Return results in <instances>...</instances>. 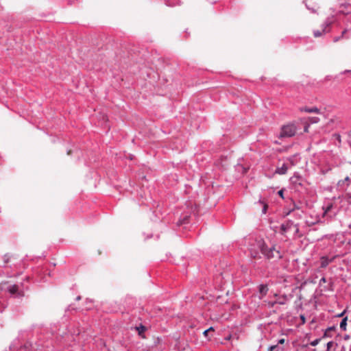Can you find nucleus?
I'll use <instances>...</instances> for the list:
<instances>
[{"label": "nucleus", "instance_id": "23", "mask_svg": "<svg viewBox=\"0 0 351 351\" xmlns=\"http://www.w3.org/2000/svg\"><path fill=\"white\" fill-rule=\"evenodd\" d=\"M349 34H350V32L347 29H344L341 33V38H348Z\"/></svg>", "mask_w": 351, "mask_h": 351}, {"label": "nucleus", "instance_id": "35", "mask_svg": "<svg viewBox=\"0 0 351 351\" xmlns=\"http://www.w3.org/2000/svg\"><path fill=\"white\" fill-rule=\"evenodd\" d=\"M300 318L302 320V324H304L306 322L305 316L304 315H300Z\"/></svg>", "mask_w": 351, "mask_h": 351}, {"label": "nucleus", "instance_id": "24", "mask_svg": "<svg viewBox=\"0 0 351 351\" xmlns=\"http://www.w3.org/2000/svg\"><path fill=\"white\" fill-rule=\"evenodd\" d=\"M10 256L5 254L3 257V267H5L7 263L9 262Z\"/></svg>", "mask_w": 351, "mask_h": 351}, {"label": "nucleus", "instance_id": "7", "mask_svg": "<svg viewBox=\"0 0 351 351\" xmlns=\"http://www.w3.org/2000/svg\"><path fill=\"white\" fill-rule=\"evenodd\" d=\"M290 168L287 162H283L281 166H278L275 170V173L278 175H285L287 173L288 169Z\"/></svg>", "mask_w": 351, "mask_h": 351}, {"label": "nucleus", "instance_id": "48", "mask_svg": "<svg viewBox=\"0 0 351 351\" xmlns=\"http://www.w3.org/2000/svg\"><path fill=\"white\" fill-rule=\"evenodd\" d=\"M330 77H331L330 76H327V77H326L327 80H330Z\"/></svg>", "mask_w": 351, "mask_h": 351}, {"label": "nucleus", "instance_id": "12", "mask_svg": "<svg viewBox=\"0 0 351 351\" xmlns=\"http://www.w3.org/2000/svg\"><path fill=\"white\" fill-rule=\"evenodd\" d=\"M350 182H351V180H350V177L349 176H346L345 178V179L339 180L338 182V183H337V185L339 186H340V187H342V186H348L350 185Z\"/></svg>", "mask_w": 351, "mask_h": 351}, {"label": "nucleus", "instance_id": "21", "mask_svg": "<svg viewBox=\"0 0 351 351\" xmlns=\"http://www.w3.org/2000/svg\"><path fill=\"white\" fill-rule=\"evenodd\" d=\"M287 163L289 165L290 168L295 165L293 156L287 158Z\"/></svg>", "mask_w": 351, "mask_h": 351}, {"label": "nucleus", "instance_id": "37", "mask_svg": "<svg viewBox=\"0 0 351 351\" xmlns=\"http://www.w3.org/2000/svg\"><path fill=\"white\" fill-rule=\"evenodd\" d=\"M285 339H280L278 341V344H283L285 343Z\"/></svg>", "mask_w": 351, "mask_h": 351}, {"label": "nucleus", "instance_id": "40", "mask_svg": "<svg viewBox=\"0 0 351 351\" xmlns=\"http://www.w3.org/2000/svg\"><path fill=\"white\" fill-rule=\"evenodd\" d=\"M208 330H205L204 332H203V335L206 337H208Z\"/></svg>", "mask_w": 351, "mask_h": 351}, {"label": "nucleus", "instance_id": "45", "mask_svg": "<svg viewBox=\"0 0 351 351\" xmlns=\"http://www.w3.org/2000/svg\"><path fill=\"white\" fill-rule=\"evenodd\" d=\"M80 299H81V297H80V296H77V297L76 298V300H80Z\"/></svg>", "mask_w": 351, "mask_h": 351}, {"label": "nucleus", "instance_id": "41", "mask_svg": "<svg viewBox=\"0 0 351 351\" xmlns=\"http://www.w3.org/2000/svg\"><path fill=\"white\" fill-rule=\"evenodd\" d=\"M345 313H346V311H343L342 313H341L338 314V315H337V317H343V315L345 314Z\"/></svg>", "mask_w": 351, "mask_h": 351}, {"label": "nucleus", "instance_id": "46", "mask_svg": "<svg viewBox=\"0 0 351 351\" xmlns=\"http://www.w3.org/2000/svg\"><path fill=\"white\" fill-rule=\"evenodd\" d=\"M66 40H67L68 44H71V42H72L71 40H69L68 38H66Z\"/></svg>", "mask_w": 351, "mask_h": 351}, {"label": "nucleus", "instance_id": "18", "mask_svg": "<svg viewBox=\"0 0 351 351\" xmlns=\"http://www.w3.org/2000/svg\"><path fill=\"white\" fill-rule=\"evenodd\" d=\"M304 111L306 112H315V113H318L319 112V110L316 108V107H313V108H306L304 109Z\"/></svg>", "mask_w": 351, "mask_h": 351}, {"label": "nucleus", "instance_id": "36", "mask_svg": "<svg viewBox=\"0 0 351 351\" xmlns=\"http://www.w3.org/2000/svg\"><path fill=\"white\" fill-rule=\"evenodd\" d=\"M319 119L318 117H313L312 119V122L313 123H317L319 121Z\"/></svg>", "mask_w": 351, "mask_h": 351}, {"label": "nucleus", "instance_id": "1", "mask_svg": "<svg viewBox=\"0 0 351 351\" xmlns=\"http://www.w3.org/2000/svg\"><path fill=\"white\" fill-rule=\"evenodd\" d=\"M248 250L252 258L261 259L262 256L266 259H280L282 256L280 252L276 249L275 245L268 246L263 239H255L250 243Z\"/></svg>", "mask_w": 351, "mask_h": 351}, {"label": "nucleus", "instance_id": "26", "mask_svg": "<svg viewBox=\"0 0 351 351\" xmlns=\"http://www.w3.org/2000/svg\"><path fill=\"white\" fill-rule=\"evenodd\" d=\"M300 213H296L294 214V216L297 219H301L302 217V214L304 213L303 210H300Z\"/></svg>", "mask_w": 351, "mask_h": 351}, {"label": "nucleus", "instance_id": "49", "mask_svg": "<svg viewBox=\"0 0 351 351\" xmlns=\"http://www.w3.org/2000/svg\"><path fill=\"white\" fill-rule=\"evenodd\" d=\"M21 41H18V40H15V43L16 44H18L19 43H20Z\"/></svg>", "mask_w": 351, "mask_h": 351}, {"label": "nucleus", "instance_id": "44", "mask_svg": "<svg viewBox=\"0 0 351 351\" xmlns=\"http://www.w3.org/2000/svg\"><path fill=\"white\" fill-rule=\"evenodd\" d=\"M341 351H346L345 346H342Z\"/></svg>", "mask_w": 351, "mask_h": 351}, {"label": "nucleus", "instance_id": "34", "mask_svg": "<svg viewBox=\"0 0 351 351\" xmlns=\"http://www.w3.org/2000/svg\"><path fill=\"white\" fill-rule=\"evenodd\" d=\"M326 282V278L325 277H322L320 280H319V285L321 286L322 283H325Z\"/></svg>", "mask_w": 351, "mask_h": 351}, {"label": "nucleus", "instance_id": "15", "mask_svg": "<svg viewBox=\"0 0 351 351\" xmlns=\"http://www.w3.org/2000/svg\"><path fill=\"white\" fill-rule=\"evenodd\" d=\"M347 321H348V317H343V318L342 319L341 322H340V328H341L343 331L346 330Z\"/></svg>", "mask_w": 351, "mask_h": 351}, {"label": "nucleus", "instance_id": "28", "mask_svg": "<svg viewBox=\"0 0 351 351\" xmlns=\"http://www.w3.org/2000/svg\"><path fill=\"white\" fill-rule=\"evenodd\" d=\"M293 227L295 228V232H294V234H298V232H299V224L298 223L293 224Z\"/></svg>", "mask_w": 351, "mask_h": 351}, {"label": "nucleus", "instance_id": "29", "mask_svg": "<svg viewBox=\"0 0 351 351\" xmlns=\"http://www.w3.org/2000/svg\"><path fill=\"white\" fill-rule=\"evenodd\" d=\"M346 21H348V23H351V12L350 13H348L346 16Z\"/></svg>", "mask_w": 351, "mask_h": 351}, {"label": "nucleus", "instance_id": "4", "mask_svg": "<svg viewBox=\"0 0 351 351\" xmlns=\"http://www.w3.org/2000/svg\"><path fill=\"white\" fill-rule=\"evenodd\" d=\"M5 289L14 298H21L24 296V291L19 285H8Z\"/></svg>", "mask_w": 351, "mask_h": 351}, {"label": "nucleus", "instance_id": "8", "mask_svg": "<svg viewBox=\"0 0 351 351\" xmlns=\"http://www.w3.org/2000/svg\"><path fill=\"white\" fill-rule=\"evenodd\" d=\"M337 326H332L328 327L324 332V335L322 338H326V337H332L333 336L332 332L336 331Z\"/></svg>", "mask_w": 351, "mask_h": 351}, {"label": "nucleus", "instance_id": "27", "mask_svg": "<svg viewBox=\"0 0 351 351\" xmlns=\"http://www.w3.org/2000/svg\"><path fill=\"white\" fill-rule=\"evenodd\" d=\"M332 204H328V205L326 206V208H324V213H326L329 212V211L330 210V209L332 208Z\"/></svg>", "mask_w": 351, "mask_h": 351}, {"label": "nucleus", "instance_id": "19", "mask_svg": "<svg viewBox=\"0 0 351 351\" xmlns=\"http://www.w3.org/2000/svg\"><path fill=\"white\" fill-rule=\"evenodd\" d=\"M188 218L189 217L187 215L184 216L183 218L178 222V225L180 226L188 223Z\"/></svg>", "mask_w": 351, "mask_h": 351}, {"label": "nucleus", "instance_id": "17", "mask_svg": "<svg viewBox=\"0 0 351 351\" xmlns=\"http://www.w3.org/2000/svg\"><path fill=\"white\" fill-rule=\"evenodd\" d=\"M318 222H319V219L316 218L313 220L306 219L305 221V223L306 224L307 226L311 227V226L317 223Z\"/></svg>", "mask_w": 351, "mask_h": 351}, {"label": "nucleus", "instance_id": "13", "mask_svg": "<svg viewBox=\"0 0 351 351\" xmlns=\"http://www.w3.org/2000/svg\"><path fill=\"white\" fill-rule=\"evenodd\" d=\"M167 6L173 7L178 5L180 3V0H163Z\"/></svg>", "mask_w": 351, "mask_h": 351}, {"label": "nucleus", "instance_id": "39", "mask_svg": "<svg viewBox=\"0 0 351 351\" xmlns=\"http://www.w3.org/2000/svg\"><path fill=\"white\" fill-rule=\"evenodd\" d=\"M351 73V70H345L343 72L341 73V74H346V73Z\"/></svg>", "mask_w": 351, "mask_h": 351}, {"label": "nucleus", "instance_id": "31", "mask_svg": "<svg viewBox=\"0 0 351 351\" xmlns=\"http://www.w3.org/2000/svg\"><path fill=\"white\" fill-rule=\"evenodd\" d=\"M306 5V8L311 11V12L312 13H315L316 12V10L313 8H310L306 3L305 4Z\"/></svg>", "mask_w": 351, "mask_h": 351}, {"label": "nucleus", "instance_id": "14", "mask_svg": "<svg viewBox=\"0 0 351 351\" xmlns=\"http://www.w3.org/2000/svg\"><path fill=\"white\" fill-rule=\"evenodd\" d=\"M302 207L300 206L299 204L295 203V202H293V208H291L289 212L287 213V215H290L291 213L294 212L295 210H301Z\"/></svg>", "mask_w": 351, "mask_h": 351}, {"label": "nucleus", "instance_id": "42", "mask_svg": "<svg viewBox=\"0 0 351 351\" xmlns=\"http://www.w3.org/2000/svg\"><path fill=\"white\" fill-rule=\"evenodd\" d=\"M343 339L344 340H348L350 339V336L348 335H345Z\"/></svg>", "mask_w": 351, "mask_h": 351}, {"label": "nucleus", "instance_id": "10", "mask_svg": "<svg viewBox=\"0 0 351 351\" xmlns=\"http://www.w3.org/2000/svg\"><path fill=\"white\" fill-rule=\"evenodd\" d=\"M258 289L259 293L261 294V298H263L265 295H266L269 291L268 286L266 284L260 285L258 287Z\"/></svg>", "mask_w": 351, "mask_h": 351}, {"label": "nucleus", "instance_id": "11", "mask_svg": "<svg viewBox=\"0 0 351 351\" xmlns=\"http://www.w3.org/2000/svg\"><path fill=\"white\" fill-rule=\"evenodd\" d=\"M338 344L337 342L334 341H330L326 343V351H335Z\"/></svg>", "mask_w": 351, "mask_h": 351}, {"label": "nucleus", "instance_id": "38", "mask_svg": "<svg viewBox=\"0 0 351 351\" xmlns=\"http://www.w3.org/2000/svg\"><path fill=\"white\" fill-rule=\"evenodd\" d=\"M340 39V36H335L333 38V42L336 43L338 42Z\"/></svg>", "mask_w": 351, "mask_h": 351}, {"label": "nucleus", "instance_id": "5", "mask_svg": "<svg viewBox=\"0 0 351 351\" xmlns=\"http://www.w3.org/2000/svg\"><path fill=\"white\" fill-rule=\"evenodd\" d=\"M333 22L332 18H327L322 25L321 30H314L313 35L315 38L321 36L323 34H326L330 31V26Z\"/></svg>", "mask_w": 351, "mask_h": 351}, {"label": "nucleus", "instance_id": "32", "mask_svg": "<svg viewBox=\"0 0 351 351\" xmlns=\"http://www.w3.org/2000/svg\"><path fill=\"white\" fill-rule=\"evenodd\" d=\"M278 195H279L281 198L284 199V189H281V190H280V191L278 192Z\"/></svg>", "mask_w": 351, "mask_h": 351}, {"label": "nucleus", "instance_id": "25", "mask_svg": "<svg viewBox=\"0 0 351 351\" xmlns=\"http://www.w3.org/2000/svg\"><path fill=\"white\" fill-rule=\"evenodd\" d=\"M67 1H68V4H69L71 5L78 4L80 2V0H67Z\"/></svg>", "mask_w": 351, "mask_h": 351}, {"label": "nucleus", "instance_id": "20", "mask_svg": "<svg viewBox=\"0 0 351 351\" xmlns=\"http://www.w3.org/2000/svg\"><path fill=\"white\" fill-rule=\"evenodd\" d=\"M286 301H287V298L283 297L282 298H280L278 301L273 303L272 306H274V304H279L281 305L285 304L286 303Z\"/></svg>", "mask_w": 351, "mask_h": 351}, {"label": "nucleus", "instance_id": "3", "mask_svg": "<svg viewBox=\"0 0 351 351\" xmlns=\"http://www.w3.org/2000/svg\"><path fill=\"white\" fill-rule=\"evenodd\" d=\"M296 130L297 128L294 123L283 125L281 128L280 138L292 137L295 134Z\"/></svg>", "mask_w": 351, "mask_h": 351}, {"label": "nucleus", "instance_id": "22", "mask_svg": "<svg viewBox=\"0 0 351 351\" xmlns=\"http://www.w3.org/2000/svg\"><path fill=\"white\" fill-rule=\"evenodd\" d=\"M321 339H322V338L315 339L313 341H311L310 345L311 346H317L319 344V343L320 342Z\"/></svg>", "mask_w": 351, "mask_h": 351}, {"label": "nucleus", "instance_id": "9", "mask_svg": "<svg viewBox=\"0 0 351 351\" xmlns=\"http://www.w3.org/2000/svg\"><path fill=\"white\" fill-rule=\"evenodd\" d=\"M334 260V257L328 258L327 256H322L320 258V267L326 268Z\"/></svg>", "mask_w": 351, "mask_h": 351}, {"label": "nucleus", "instance_id": "50", "mask_svg": "<svg viewBox=\"0 0 351 351\" xmlns=\"http://www.w3.org/2000/svg\"><path fill=\"white\" fill-rule=\"evenodd\" d=\"M274 351H278V350H275Z\"/></svg>", "mask_w": 351, "mask_h": 351}, {"label": "nucleus", "instance_id": "43", "mask_svg": "<svg viewBox=\"0 0 351 351\" xmlns=\"http://www.w3.org/2000/svg\"><path fill=\"white\" fill-rule=\"evenodd\" d=\"M207 330H208V332H210V331H213L214 328H213V327L211 326L209 328H208Z\"/></svg>", "mask_w": 351, "mask_h": 351}, {"label": "nucleus", "instance_id": "2", "mask_svg": "<svg viewBox=\"0 0 351 351\" xmlns=\"http://www.w3.org/2000/svg\"><path fill=\"white\" fill-rule=\"evenodd\" d=\"M14 27L19 28L23 27L22 21L20 20V21H18L13 19H12L11 21L8 22L0 21V32H11Z\"/></svg>", "mask_w": 351, "mask_h": 351}, {"label": "nucleus", "instance_id": "30", "mask_svg": "<svg viewBox=\"0 0 351 351\" xmlns=\"http://www.w3.org/2000/svg\"><path fill=\"white\" fill-rule=\"evenodd\" d=\"M277 348V345H273V346H270L268 349H267V351H274L276 350V348Z\"/></svg>", "mask_w": 351, "mask_h": 351}, {"label": "nucleus", "instance_id": "47", "mask_svg": "<svg viewBox=\"0 0 351 351\" xmlns=\"http://www.w3.org/2000/svg\"><path fill=\"white\" fill-rule=\"evenodd\" d=\"M265 210H266V207L265 206V207L263 208V213H265Z\"/></svg>", "mask_w": 351, "mask_h": 351}, {"label": "nucleus", "instance_id": "6", "mask_svg": "<svg viewBox=\"0 0 351 351\" xmlns=\"http://www.w3.org/2000/svg\"><path fill=\"white\" fill-rule=\"evenodd\" d=\"M294 223L291 220H287L280 226V232L282 234L288 232L293 227Z\"/></svg>", "mask_w": 351, "mask_h": 351}, {"label": "nucleus", "instance_id": "33", "mask_svg": "<svg viewBox=\"0 0 351 351\" xmlns=\"http://www.w3.org/2000/svg\"><path fill=\"white\" fill-rule=\"evenodd\" d=\"M300 178V176L298 173H295L293 176L291 178V180H292L293 182V179L294 178Z\"/></svg>", "mask_w": 351, "mask_h": 351}, {"label": "nucleus", "instance_id": "16", "mask_svg": "<svg viewBox=\"0 0 351 351\" xmlns=\"http://www.w3.org/2000/svg\"><path fill=\"white\" fill-rule=\"evenodd\" d=\"M136 330L138 331V335H141L147 330V328L145 326L140 324V326L136 327Z\"/></svg>", "mask_w": 351, "mask_h": 351}]
</instances>
